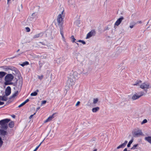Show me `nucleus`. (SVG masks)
<instances>
[{
  "label": "nucleus",
  "mask_w": 151,
  "mask_h": 151,
  "mask_svg": "<svg viewBox=\"0 0 151 151\" xmlns=\"http://www.w3.org/2000/svg\"><path fill=\"white\" fill-rule=\"evenodd\" d=\"M10 119H5L0 121V125H1V128L5 130H6L8 128V123L10 122Z\"/></svg>",
  "instance_id": "f257e3e1"
},
{
  "label": "nucleus",
  "mask_w": 151,
  "mask_h": 151,
  "mask_svg": "<svg viewBox=\"0 0 151 151\" xmlns=\"http://www.w3.org/2000/svg\"><path fill=\"white\" fill-rule=\"evenodd\" d=\"M63 12V11L62 12L61 14L58 15L57 18L58 26L59 27L60 29H62L63 28V25L64 22L62 16Z\"/></svg>",
  "instance_id": "f03ea898"
},
{
  "label": "nucleus",
  "mask_w": 151,
  "mask_h": 151,
  "mask_svg": "<svg viewBox=\"0 0 151 151\" xmlns=\"http://www.w3.org/2000/svg\"><path fill=\"white\" fill-rule=\"evenodd\" d=\"M1 68H3L6 71L9 70H11L14 71L16 73H17L18 71L16 68L12 66H4L1 67Z\"/></svg>",
  "instance_id": "7ed1b4c3"
},
{
  "label": "nucleus",
  "mask_w": 151,
  "mask_h": 151,
  "mask_svg": "<svg viewBox=\"0 0 151 151\" xmlns=\"http://www.w3.org/2000/svg\"><path fill=\"white\" fill-rule=\"evenodd\" d=\"M150 84L148 83H144L140 85V88L142 89H144L145 91V94L147 93V89L149 88Z\"/></svg>",
  "instance_id": "20e7f679"
},
{
  "label": "nucleus",
  "mask_w": 151,
  "mask_h": 151,
  "mask_svg": "<svg viewBox=\"0 0 151 151\" xmlns=\"http://www.w3.org/2000/svg\"><path fill=\"white\" fill-rule=\"evenodd\" d=\"M75 80H74L73 78H70V77L68 76V79L66 83L67 85L69 87L72 86L75 84Z\"/></svg>",
  "instance_id": "39448f33"
},
{
  "label": "nucleus",
  "mask_w": 151,
  "mask_h": 151,
  "mask_svg": "<svg viewBox=\"0 0 151 151\" xmlns=\"http://www.w3.org/2000/svg\"><path fill=\"white\" fill-rule=\"evenodd\" d=\"M14 77L11 74H7L5 77L4 80L5 81H11L13 80Z\"/></svg>",
  "instance_id": "423d86ee"
},
{
  "label": "nucleus",
  "mask_w": 151,
  "mask_h": 151,
  "mask_svg": "<svg viewBox=\"0 0 151 151\" xmlns=\"http://www.w3.org/2000/svg\"><path fill=\"white\" fill-rule=\"evenodd\" d=\"M69 77L70 78H73L74 80H76L78 77V73L76 71H72L70 73Z\"/></svg>",
  "instance_id": "0eeeda50"
},
{
  "label": "nucleus",
  "mask_w": 151,
  "mask_h": 151,
  "mask_svg": "<svg viewBox=\"0 0 151 151\" xmlns=\"http://www.w3.org/2000/svg\"><path fill=\"white\" fill-rule=\"evenodd\" d=\"M96 34V32L95 30H92L90 32H89L87 34L86 39L89 38L92 36H94Z\"/></svg>",
  "instance_id": "6e6552de"
},
{
  "label": "nucleus",
  "mask_w": 151,
  "mask_h": 151,
  "mask_svg": "<svg viewBox=\"0 0 151 151\" xmlns=\"http://www.w3.org/2000/svg\"><path fill=\"white\" fill-rule=\"evenodd\" d=\"M133 136L134 137H137L139 135L142 134V132L141 130H138L137 131H134L132 132Z\"/></svg>",
  "instance_id": "1a4fd4ad"
},
{
  "label": "nucleus",
  "mask_w": 151,
  "mask_h": 151,
  "mask_svg": "<svg viewBox=\"0 0 151 151\" xmlns=\"http://www.w3.org/2000/svg\"><path fill=\"white\" fill-rule=\"evenodd\" d=\"M11 93V88L9 86H8L6 88L5 91V94L6 96H8Z\"/></svg>",
  "instance_id": "9d476101"
},
{
  "label": "nucleus",
  "mask_w": 151,
  "mask_h": 151,
  "mask_svg": "<svg viewBox=\"0 0 151 151\" xmlns=\"http://www.w3.org/2000/svg\"><path fill=\"white\" fill-rule=\"evenodd\" d=\"M124 19V17L122 16H121L117 20L115 23V25L116 26H118L121 23L122 21Z\"/></svg>",
  "instance_id": "9b49d317"
},
{
  "label": "nucleus",
  "mask_w": 151,
  "mask_h": 151,
  "mask_svg": "<svg viewBox=\"0 0 151 151\" xmlns=\"http://www.w3.org/2000/svg\"><path fill=\"white\" fill-rule=\"evenodd\" d=\"M7 132L4 129H0V134L1 136H5L7 134Z\"/></svg>",
  "instance_id": "f8f14e48"
},
{
  "label": "nucleus",
  "mask_w": 151,
  "mask_h": 151,
  "mask_svg": "<svg viewBox=\"0 0 151 151\" xmlns=\"http://www.w3.org/2000/svg\"><path fill=\"white\" fill-rule=\"evenodd\" d=\"M43 35V33L42 32H40L35 35L33 36V38H37L42 36Z\"/></svg>",
  "instance_id": "ddd939ff"
},
{
  "label": "nucleus",
  "mask_w": 151,
  "mask_h": 151,
  "mask_svg": "<svg viewBox=\"0 0 151 151\" xmlns=\"http://www.w3.org/2000/svg\"><path fill=\"white\" fill-rule=\"evenodd\" d=\"M18 91H16L14 92V93L9 98V99H12L14 98L15 97L17 96L18 95Z\"/></svg>",
  "instance_id": "4468645a"
},
{
  "label": "nucleus",
  "mask_w": 151,
  "mask_h": 151,
  "mask_svg": "<svg viewBox=\"0 0 151 151\" xmlns=\"http://www.w3.org/2000/svg\"><path fill=\"white\" fill-rule=\"evenodd\" d=\"M145 140L151 144V136L146 137H145Z\"/></svg>",
  "instance_id": "2eb2a0df"
},
{
  "label": "nucleus",
  "mask_w": 151,
  "mask_h": 151,
  "mask_svg": "<svg viewBox=\"0 0 151 151\" xmlns=\"http://www.w3.org/2000/svg\"><path fill=\"white\" fill-rule=\"evenodd\" d=\"M139 98V96L137 94H134L132 97V99L133 100H135Z\"/></svg>",
  "instance_id": "dca6fc26"
},
{
  "label": "nucleus",
  "mask_w": 151,
  "mask_h": 151,
  "mask_svg": "<svg viewBox=\"0 0 151 151\" xmlns=\"http://www.w3.org/2000/svg\"><path fill=\"white\" fill-rule=\"evenodd\" d=\"M99 109L98 107L93 108L92 109V111L93 112H96L99 110Z\"/></svg>",
  "instance_id": "f3484780"
},
{
  "label": "nucleus",
  "mask_w": 151,
  "mask_h": 151,
  "mask_svg": "<svg viewBox=\"0 0 151 151\" xmlns=\"http://www.w3.org/2000/svg\"><path fill=\"white\" fill-rule=\"evenodd\" d=\"M39 91V90L38 89H37V90H36V91L33 92H32V93H31V94H30V95L31 96H36L37 94V93Z\"/></svg>",
  "instance_id": "a211bd4d"
},
{
  "label": "nucleus",
  "mask_w": 151,
  "mask_h": 151,
  "mask_svg": "<svg viewBox=\"0 0 151 151\" xmlns=\"http://www.w3.org/2000/svg\"><path fill=\"white\" fill-rule=\"evenodd\" d=\"M14 123L13 121H11L9 122L8 126L10 128H12L14 127Z\"/></svg>",
  "instance_id": "6ab92c4d"
},
{
  "label": "nucleus",
  "mask_w": 151,
  "mask_h": 151,
  "mask_svg": "<svg viewBox=\"0 0 151 151\" xmlns=\"http://www.w3.org/2000/svg\"><path fill=\"white\" fill-rule=\"evenodd\" d=\"M35 20V18H34L33 17H29L27 19V21L29 23H30V21H34Z\"/></svg>",
  "instance_id": "aec40b11"
},
{
  "label": "nucleus",
  "mask_w": 151,
  "mask_h": 151,
  "mask_svg": "<svg viewBox=\"0 0 151 151\" xmlns=\"http://www.w3.org/2000/svg\"><path fill=\"white\" fill-rule=\"evenodd\" d=\"M137 94L139 96V98L142 96L146 94L144 93V92L142 91L139 92Z\"/></svg>",
  "instance_id": "412c9836"
},
{
  "label": "nucleus",
  "mask_w": 151,
  "mask_h": 151,
  "mask_svg": "<svg viewBox=\"0 0 151 151\" xmlns=\"http://www.w3.org/2000/svg\"><path fill=\"white\" fill-rule=\"evenodd\" d=\"M136 24V23L135 22H131L130 24L129 27L131 28H132Z\"/></svg>",
  "instance_id": "4be33fe9"
},
{
  "label": "nucleus",
  "mask_w": 151,
  "mask_h": 151,
  "mask_svg": "<svg viewBox=\"0 0 151 151\" xmlns=\"http://www.w3.org/2000/svg\"><path fill=\"white\" fill-rule=\"evenodd\" d=\"M60 33L62 36V37L63 39H65V37L64 36L63 28L62 29H60Z\"/></svg>",
  "instance_id": "5701e85b"
},
{
  "label": "nucleus",
  "mask_w": 151,
  "mask_h": 151,
  "mask_svg": "<svg viewBox=\"0 0 151 151\" xmlns=\"http://www.w3.org/2000/svg\"><path fill=\"white\" fill-rule=\"evenodd\" d=\"M6 74V73L4 72H0V78H1L4 76Z\"/></svg>",
  "instance_id": "b1692460"
},
{
  "label": "nucleus",
  "mask_w": 151,
  "mask_h": 151,
  "mask_svg": "<svg viewBox=\"0 0 151 151\" xmlns=\"http://www.w3.org/2000/svg\"><path fill=\"white\" fill-rule=\"evenodd\" d=\"M29 64V63L27 61H25V62H23L22 63L20 64V65L22 67H24V66L27 65Z\"/></svg>",
  "instance_id": "393cba45"
},
{
  "label": "nucleus",
  "mask_w": 151,
  "mask_h": 151,
  "mask_svg": "<svg viewBox=\"0 0 151 151\" xmlns=\"http://www.w3.org/2000/svg\"><path fill=\"white\" fill-rule=\"evenodd\" d=\"M142 83V81L140 80L137 81L135 83L133 84L134 86H139V84Z\"/></svg>",
  "instance_id": "a878e982"
},
{
  "label": "nucleus",
  "mask_w": 151,
  "mask_h": 151,
  "mask_svg": "<svg viewBox=\"0 0 151 151\" xmlns=\"http://www.w3.org/2000/svg\"><path fill=\"white\" fill-rule=\"evenodd\" d=\"M133 141V139H132L129 142L127 145V147H130Z\"/></svg>",
  "instance_id": "bb28decb"
},
{
  "label": "nucleus",
  "mask_w": 151,
  "mask_h": 151,
  "mask_svg": "<svg viewBox=\"0 0 151 151\" xmlns=\"http://www.w3.org/2000/svg\"><path fill=\"white\" fill-rule=\"evenodd\" d=\"M10 82V81H5L4 84L6 85H12L13 84V82Z\"/></svg>",
  "instance_id": "cd10ccee"
},
{
  "label": "nucleus",
  "mask_w": 151,
  "mask_h": 151,
  "mask_svg": "<svg viewBox=\"0 0 151 151\" xmlns=\"http://www.w3.org/2000/svg\"><path fill=\"white\" fill-rule=\"evenodd\" d=\"M7 96H6V94L4 95L3 96H2V98L3 99H4V100H3V101H6L7 99L8 98L7 97H6Z\"/></svg>",
  "instance_id": "c85d7f7f"
},
{
  "label": "nucleus",
  "mask_w": 151,
  "mask_h": 151,
  "mask_svg": "<svg viewBox=\"0 0 151 151\" xmlns=\"http://www.w3.org/2000/svg\"><path fill=\"white\" fill-rule=\"evenodd\" d=\"M70 38L72 40L71 41L72 42H76L75 41L76 40V39L75 38L73 35H72L70 37Z\"/></svg>",
  "instance_id": "c756f323"
},
{
  "label": "nucleus",
  "mask_w": 151,
  "mask_h": 151,
  "mask_svg": "<svg viewBox=\"0 0 151 151\" xmlns=\"http://www.w3.org/2000/svg\"><path fill=\"white\" fill-rule=\"evenodd\" d=\"M18 9L19 11H21L22 9V4H20V5L18 6Z\"/></svg>",
  "instance_id": "7c9ffc66"
},
{
  "label": "nucleus",
  "mask_w": 151,
  "mask_h": 151,
  "mask_svg": "<svg viewBox=\"0 0 151 151\" xmlns=\"http://www.w3.org/2000/svg\"><path fill=\"white\" fill-rule=\"evenodd\" d=\"M77 42H81L83 44L85 45L86 44V42L83 40H79L76 41Z\"/></svg>",
  "instance_id": "2f4dec72"
},
{
  "label": "nucleus",
  "mask_w": 151,
  "mask_h": 151,
  "mask_svg": "<svg viewBox=\"0 0 151 151\" xmlns=\"http://www.w3.org/2000/svg\"><path fill=\"white\" fill-rule=\"evenodd\" d=\"M98 101V98L94 99H93V103L94 104H96Z\"/></svg>",
  "instance_id": "473e14b6"
},
{
  "label": "nucleus",
  "mask_w": 151,
  "mask_h": 151,
  "mask_svg": "<svg viewBox=\"0 0 151 151\" xmlns=\"http://www.w3.org/2000/svg\"><path fill=\"white\" fill-rule=\"evenodd\" d=\"M3 143V141L2 140V138L0 137V148L2 146Z\"/></svg>",
  "instance_id": "72a5a7b5"
},
{
  "label": "nucleus",
  "mask_w": 151,
  "mask_h": 151,
  "mask_svg": "<svg viewBox=\"0 0 151 151\" xmlns=\"http://www.w3.org/2000/svg\"><path fill=\"white\" fill-rule=\"evenodd\" d=\"M55 114H53L52 115L49 116L48 118L50 120V121L52 120V119L54 118L53 116Z\"/></svg>",
  "instance_id": "f704fd0d"
},
{
  "label": "nucleus",
  "mask_w": 151,
  "mask_h": 151,
  "mask_svg": "<svg viewBox=\"0 0 151 151\" xmlns=\"http://www.w3.org/2000/svg\"><path fill=\"white\" fill-rule=\"evenodd\" d=\"M37 15V14L35 13H34L32 14L31 16L33 17L34 18H35L36 16Z\"/></svg>",
  "instance_id": "c9c22d12"
},
{
  "label": "nucleus",
  "mask_w": 151,
  "mask_h": 151,
  "mask_svg": "<svg viewBox=\"0 0 151 151\" xmlns=\"http://www.w3.org/2000/svg\"><path fill=\"white\" fill-rule=\"evenodd\" d=\"M138 145V144H136L134 145L131 148V149L133 150L135 149L136 148L137 146Z\"/></svg>",
  "instance_id": "e433bc0d"
},
{
  "label": "nucleus",
  "mask_w": 151,
  "mask_h": 151,
  "mask_svg": "<svg viewBox=\"0 0 151 151\" xmlns=\"http://www.w3.org/2000/svg\"><path fill=\"white\" fill-rule=\"evenodd\" d=\"M147 122V120L146 119H144L141 122V124H144L145 123Z\"/></svg>",
  "instance_id": "4c0bfd02"
},
{
  "label": "nucleus",
  "mask_w": 151,
  "mask_h": 151,
  "mask_svg": "<svg viewBox=\"0 0 151 151\" xmlns=\"http://www.w3.org/2000/svg\"><path fill=\"white\" fill-rule=\"evenodd\" d=\"M25 29L27 32H29L30 30V28L29 27H26L25 28Z\"/></svg>",
  "instance_id": "58836bf2"
},
{
  "label": "nucleus",
  "mask_w": 151,
  "mask_h": 151,
  "mask_svg": "<svg viewBox=\"0 0 151 151\" xmlns=\"http://www.w3.org/2000/svg\"><path fill=\"white\" fill-rule=\"evenodd\" d=\"M43 75H41V76H38V78L40 79V80H41L42 78H43Z\"/></svg>",
  "instance_id": "ea45409f"
},
{
  "label": "nucleus",
  "mask_w": 151,
  "mask_h": 151,
  "mask_svg": "<svg viewBox=\"0 0 151 151\" xmlns=\"http://www.w3.org/2000/svg\"><path fill=\"white\" fill-rule=\"evenodd\" d=\"M56 63H57L58 64H59L60 63V59L58 58L56 60Z\"/></svg>",
  "instance_id": "a19ab883"
},
{
  "label": "nucleus",
  "mask_w": 151,
  "mask_h": 151,
  "mask_svg": "<svg viewBox=\"0 0 151 151\" xmlns=\"http://www.w3.org/2000/svg\"><path fill=\"white\" fill-rule=\"evenodd\" d=\"M119 146H120V148H124L125 147V146L123 145V143Z\"/></svg>",
  "instance_id": "79ce46f5"
},
{
  "label": "nucleus",
  "mask_w": 151,
  "mask_h": 151,
  "mask_svg": "<svg viewBox=\"0 0 151 151\" xmlns=\"http://www.w3.org/2000/svg\"><path fill=\"white\" fill-rule=\"evenodd\" d=\"M24 104H25L23 102L21 104H20V105H19L18 106V107H19V108H20L21 107H22V106H24Z\"/></svg>",
  "instance_id": "37998d69"
},
{
  "label": "nucleus",
  "mask_w": 151,
  "mask_h": 151,
  "mask_svg": "<svg viewBox=\"0 0 151 151\" xmlns=\"http://www.w3.org/2000/svg\"><path fill=\"white\" fill-rule=\"evenodd\" d=\"M29 101V99H27L24 102H23L25 104L27 102H28Z\"/></svg>",
  "instance_id": "c03bdc74"
},
{
  "label": "nucleus",
  "mask_w": 151,
  "mask_h": 151,
  "mask_svg": "<svg viewBox=\"0 0 151 151\" xmlns=\"http://www.w3.org/2000/svg\"><path fill=\"white\" fill-rule=\"evenodd\" d=\"M36 112H35V113H34V114H32V115H31L29 117V119H31V118H32V117L33 116V115H35V114H36Z\"/></svg>",
  "instance_id": "a18cd8bd"
},
{
  "label": "nucleus",
  "mask_w": 151,
  "mask_h": 151,
  "mask_svg": "<svg viewBox=\"0 0 151 151\" xmlns=\"http://www.w3.org/2000/svg\"><path fill=\"white\" fill-rule=\"evenodd\" d=\"M127 143V140H126L124 141V143H123V144L125 146L126 145Z\"/></svg>",
  "instance_id": "49530a36"
},
{
  "label": "nucleus",
  "mask_w": 151,
  "mask_h": 151,
  "mask_svg": "<svg viewBox=\"0 0 151 151\" xmlns=\"http://www.w3.org/2000/svg\"><path fill=\"white\" fill-rule=\"evenodd\" d=\"M80 102L79 101H78L77 102V103H76V106H78V105H79V104H80Z\"/></svg>",
  "instance_id": "de8ad7c7"
},
{
  "label": "nucleus",
  "mask_w": 151,
  "mask_h": 151,
  "mask_svg": "<svg viewBox=\"0 0 151 151\" xmlns=\"http://www.w3.org/2000/svg\"><path fill=\"white\" fill-rule=\"evenodd\" d=\"M46 102V101L45 100L42 101V104H45Z\"/></svg>",
  "instance_id": "09e8293b"
},
{
  "label": "nucleus",
  "mask_w": 151,
  "mask_h": 151,
  "mask_svg": "<svg viewBox=\"0 0 151 151\" xmlns=\"http://www.w3.org/2000/svg\"><path fill=\"white\" fill-rule=\"evenodd\" d=\"M49 121H50V120H49V119H48V118L47 119L45 120V121L44 122L45 123H46V122H47Z\"/></svg>",
  "instance_id": "8fccbe9b"
},
{
  "label": "nucleus",
  "mask_w": 151,
  "mask_h": 151,
  "mask_svg": "<svg viewBox=\"0 0 151 151\" xmlns=\"http://www.w3.org/2000/svg\"><path fill=\"white\" fill-rule=\"evenodd\" d=\"M49 121H50V120H49V119H48V118L47 119L45 120V121L44 122L45 123H46V122H47Z\"/></svg>",
  "instance_id": "3c124183"
},
{
  "label": "nucleus",
  "mask_w": 151,
  "mask_h": 151,
  "mask_svg": "<svg viewBox=\"0 0 151 151\" xmlns=\"http://www.w3.org/2000/svg\"><path fill=\"white\" fill-rule=\"evenodd\" d=\"M109 29L108 28V27H106L105 28H104V31H105V30H109Z\"/></svg>",
  "instance_id": "603ef678"
},
{
  "label": "nucleus",
  "mask_w": 151,
  "mask_h": 151,
  "mask_svg": "<svg viewBox=\"0 0 151 151\" xmlns=\"http://www.w3.org/2000/svg\"><path fill=\"white\" fill-rule=\"evenodd\" d=\"M2 96H0V101H3V100H4V99H2Z\"/></svg>",
  "instance_id": "864d4df0"
},
{
  "label": "nucleus",
  "mask_w": 151,
  "mask_h": 151,
  "mask_svg": "<svg viewBox=\"0 0 151 151\" xmlns=\"http://www.w3.org/2000/svg\"><path fill=\"white\" fill-rule=\"evenodd\" d=\"M39 147V146H37V147H36L34 150H35V151H36Z\"/></svg>",
  "instance_id": "5fc2aeb1"
},
{
  "label": "nucleus",
  "mask_w": 151,
  "mask_h": 151,
  "mask_svg": "<svg viewBox=\"0 0 151 151\" xmlns=\"http://www.w3.org/2000/svg\"><path fill=\"white\" fill-rule=\"evenodd\" d=\"M40 108V107H38L37 108L36 110V112L37 111H38Z\"/></svg>",
  "instance_id": "6e6d98bb"
},
{
  "label": "nucleus",
  "mask_w": 151,
  "mask_h": 151,
  "mask_svg": "<svg viewBox=\"0 0 151 151\" xmlns=\"http://www.w3.org/2000/svg\"><path fill=\"white\" fill-rule=\"evenodd\" d=\"M68 2L69 3V5H70V6H71V5H72V6L73 5V4H71V3H70V0H69V1H68Z\"/></svg>",
  "instance_id": "4d7b16f0"
},
{
  "label": "nucleus",
  "mask_w": 151,
  "mask_h": 151,
  "mask_svg": "<svg viewBox=\"0 0 151 151\" xmlns=\"http://www.w3.org/2000/svg\"><path fill=\"white\" fill-rule=\"evenodd\" d=\"M13 86H17V83H13Z\"/></svg>",
  "instance_id": "13d9d810"
},
{
  "label": "nucleus",
  "mask_w": 151,
  "mask_h": 151,
  "mask_svg": "<svg viewBox=\"0 0 151 151\" xmlns=\"http://www.w3.org/2000/svg\"><path fill=\"white\" fill-rule=\"evenodd\" d=\"M44 139L40 143V144H39V145L38 146H39V147L40 146V145H41V144L43 142V141H44Z\"/></svg>",
  "instance_id": "bf43d9fd"
},
{
  "label": "nucleus",
  "mask_w": 151,
  "mask_h": 151,
  "mask_svg": "<svg viewBox=\"0 0 151 151\" xmlns=\"http://www.w3.org/2000/svg\"><path fill=\"white\" fill-rule=\"evenodd\" d=\"M1 105H2L4 104V103L3 102L1 101Z\"/></svg>",
  "instance_id": "052dcab7"
},
{
  "label": "nucleus",
  "mask_w": 151,
  "mask_h": 151,
  "mask_svg": "<svg viewBox=\"0 0 151 151\" xmlns=\"http://www.w3.org/2000/svg\"><path fill=\"white\" fill-rule=\"evenodd\" d=\"M12 116L13 118H15V116L14 115H12Z\"/></svg>",
  "instance_id": "680f3d73"
},
{
  "label": "nucleus",
  "mask_w": 151,
  "mask_h": 151,
  "mask_svg": "<svg viewBox=\"0 0 151 151\" xmlns=\"http://www.w3.org/2000/svg\"><path fill=\"white\" fill-rule=\"evenodd\" d=\"M123 151H127V148H125Z\"/></svg>",
  "instance_id": "e2e57ef3"
},
{
  "label": "nucleus",
  "mask_w": 151,
  "mask_h": 151,
  "mask_svg": "<svg viewBox=\"0 0 151 151\" xmlns=\"http://www.w3.org/2000/svg\"><path fill=\"white\" fill-rule=\"evenodd\" d=\"M17 56H14L13 57H12V58H10V59H13L15 57H16Z\"/></svg>",
  "instance_id": "0e129e2a"
},
{
  "label": "nucleus",
  "mask_w": 151,
  "mask_h": 151,
  "mask_svg": "<svg viewBox=\"0 0 151 151\" xmlns=\"http://www.w3.org/2000/svg\"><path fill=\"white\" fill-rule=\"evenodd\" d=\"M7 4H8L9 2V1H11V0H7Z\"/></svg>",
  "instance_id": "69168bd1"
},
{
  "label": "nucleus",
  "mask_w": 151,
  "mask_h": 151,
  "mask_svg": "<svg viewBox=\"0 0 151 151\" xmlns=\"http://www.w3.org/2000/svg\"><path fill=\"white\" fill-rule=\"evenodd\" d=\"M120 148V146H119L117 147V149H119Z\"/></svg>",
  "instance_id": "338daca9"
},
{
  "label": "nucleus",
  "mask_w": 151,
  "mask_h": 151,
  "mask_svg": "<svg viewBox=\"0 0 151 151\" xmlns=\"http://www.w3.org/2000/svg\"><path fill=\"white\" fill-rule=\"evenodd\" d=\"M76 43V44L77 45V47H78V45H79V44L78 43H76V42H75Z\"/></svg>",
  "instance_id": "774afa93"
}]
</instances>
